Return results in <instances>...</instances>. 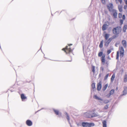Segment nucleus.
<instances>
[{
	"instance_id": "nucleus-42",
	"label": "nucleus",
	"mask_w": 127,
	"mask_h": 127,
	"mask_svg": "<svg viewBox=\"0 0 127 127\" xmlns=\"http://www.w3.org/2000/svg\"><path fill=\"white\" fill-rule=\"evenodd\" d=\"M102 57L101 59H105V54H103L102 55Z\"/></svg>"
},
{
	"instance_id": "nucleus-39",
	"label": "nucleus",
	"mask_w": 127,
	"mask_h": 127,
	"mask_svg": "<svg viewBox=\"0 0 127 127\" xmlns=\"http://www.w3.org/2000/svg\"><path fill=\"white\" fill-rule=\"evenodd\" d=\"M92 86L93 88H94L95 87V84L93 83L92 85Z\"/></svg>"
},
{
	"instance_id": "nucleus-30",
	"label": "nucleus",
	"mask_w": 127,
	"mask_h": 127,
	"mask_svg": "<svg viewBox=\"0 0 127 127\" xmlns=\"http://www.w3.org/2000/svg\"><path fill=\"white\" fill-rule=\"evenodd\" d=\"M92 71L94 73L95 72V67L94 66H92Z\"/></svg>"
},
{
	"instance_id": "nucleus-52",
	"label": "nucleus",
	"mask_w": 127,
	"mask_h": 127,
	"mask_svg": "<svg viewBox=\"0 0 127 127\" xmlns=\"http://www.w3.org/2000/svg\"><path fill=\"white\" fill-rule=\"evenodd\" d=\"M117 44H116V46H117Z\"/></svg>"
},
{
	"instance_id": "nucleus-1",
	"label": "nucleus",
	"mask_w": 127,
	"mask_h": 127,
	"mask_svg": "<svg viewBox=\"0 0 127 127\" xmlns=\"http://www.w3.org/2000/svg\"><path fill=\"white\" fill-rule=\"evenodd\" d=\"M95 109L90 110L84 113V116L89 118H93L98 116V115L94 112Z\"/></svg>"
},
{
	"instance_id": "nucleus-45",
	"label": "nucleus",
	"mask_w": 127,
	"mask_h": 127,
	"mask_svg": "<svg viewBox=\"0 0 127 127\" xmlns=\"http://www.w3.org/2000/svg\"><path fill=\"white\" fill-rule=\"evenodd\" d=\"M122 18L124 20L125 19V15H123L122 17Z\"/></svg>"
},
{
	"instance_id": "nucleus-34",
	"label": "nucleus",
	"mask_w": 127,
	"mask_h": 127,
	"mask_svg": "<svg viewBox=\"0 0 127 127\" xmlns=\"http://www.w3.org/2000/svg\"><path fill=\"white\" fill-rule=\"evenodd\" d=\"M102 54H103L102 52H100L98 53V56L99 57H101L102 55Z\"/></svg>"
},
{
	"instance_id": "nucleus-53",
	"label": "nucleus",
	"mask_w": 127,
	"mask_h": 127,
	"mask_svg": "<svg viewBox=\"0 0 127 127\" xmlns=\"http://www.w3.org/2000/svg\"><path fill=\"white\" fill-rule=\"evenodd\" d=\"M77 126H78V124H77Z\"/></svg>"
},
{
	"instance_id": "nucleus-28",
	"label": "nucleus",
	"mask_w": 127,
	"mask_h": 127,
	"mask_svg": "<svg viewBox=\"0 0 127 127\" xmlns=\"http://www.w3.org/2000/svg\"><path fill=\"white\" fill-rule=\"evenodd\" d=\"M114 92V90L113 89L111 90L110 92L109 93L111 95L113 94Z\"/></svg>"
},
{
	"instance_id": "nucleus-46",
	"label": "nucleus",
	"mask_w": 127,
	"mask_h": 127,
	"mask_svg": "<svg viewBox=\"0 0 127 127\" xmlns=\"http://www.w3.org/2000/svg\"><path fill=\"white\" fill-rule=\"evenodd\" d=\"M122 17V14L121 13H119V18H120Z\"/></svg>"
},
{
	"instance_id": "nucleus-23",
	"label": "nucleus",
	"mask_w": 127,
	"mask_h": 127,
	"mask_svg": "<svg viewBox=\"0 0 127 127\" xmlns=\"http://www.w3.org/2000/svg\"><path fill=\"white\" fill-rule=\"evenodd\" d=\"M108 86V84H106L103 87V90L104 91L105 90L107 89Z\"/></svg>"
},
{
	"instance_id": "nucleus-9",
	"label": "nucleus",
	"mask_w": 127,
	"mask_h": 127,
	"mask_svg": "<svg viewBox=\"0 0 127 127\" xmlns=\"http://www.w3.org/2000/svg\"><path fill=\"white\" fill-rule=\"evenodd\" d=\"M26 124L28 126H32V122L30 120H27L26 122Z\"/></svg>"
},
{
	"instance_id": "nucleus-33",
	"label": "nucleus",
	"mask_w": 127,
	"mask_h": 127,
	"mask_svg": "<svg viewBox=\"0 0 127 127\" xmlns=\"http://www.w3.org/2000/svg\"><path fill=\"white\" fill-rule=\"evenodd\" d=\"M119 51H117V58L116 59L117 60H118L119 59Z\"/></svg>"
},
{
	"instance_id": "nucleus-24",
	"label": "nucleus",
	"mask_w": 127,
	"mask_h": 127,
	"mask_svg": "<svg viewBox=\"0 0 127 127\" xmlns=\"http://www.w3.org/2000/svg\"><path fill=\"white\" fill-rule=\"evenodd\" d=\"M127 29V25H125L124 27L123 28V32H126V30Z\"/></svg>"
},
{
	"instance_id": "nucleus-2",
	"label": "nucleus",
	"mask_w": 127,
	"mask_h": 127,
	"mask_svg": "<svg viewBox=\"0 0 127 127\" xmlns=\"http://www.w3.org/2000/svg\"><path fill=\"white\" fill-rule=\"evenodd\" d=\"M72 45L71 44H70L68 45V46H66V47L65 48H64L62 50L64 51V52H66V53H68L72 52V50L70 49V46Z\"/></svg>"
},
{
	"instance_id": "nucleus-35",
	"label": "nucleus",
	"mask_w": 127,
	"mask_h": 127,
	"mask_svg": "<svg viewBox=\"0 0 127 127\" xmlns=\"http://www.w3.org/2000/svg\"><path fill=\"white\" fill-rule=\"evenodd\" d=\"M108 106H109L107 104L106 106H105L104 107V109H107L108 108Z\"/></svg>"
},
{
	"instance_id": "nucleus-48",
	"label": "nucleus",
	"mask_w": 127,
	"mask_h": 127,
	"mask_svg": "<svg viewBox=\"0 0 127 127\" xmlns=\"http://www.w3.org/2000/svg\"><path fill=\"white\" fill-rule=\"evenodd\" d=\"M123 20H120V23L121 24H122L123 23Z\"/></svg>"
},
{
	"instance_id": "nucleus-41",
	"label": "nucleus",
	"mask_w": 127,
	"mask_h": 127,
	"mask_svg": "<svg viewBox=\"0 0 127 127\" xmlns=\"http://www.w3.org/2000/svg\"><path fill=\"white\" fill-rule=\"evenodd\" d=\"M111 52V50H108L107 51V53L108 54H109Z\"/></svg>"
},
{
	"instance_id": "nucleus-22",
	"label": "nucleus",
	"mask_w": 127,
	"mask_h": 127,
	"mask_svg": "<svg viewBox=\"0 0 127 127\" xmlns=\"http://www.w3.org/2000/svg\"><path fill=\"white\" fill-rule=\"evenodd\" d=\"M95 126V124L93 123H88V127H91Z\"/></svg>"
},
{
	"instance_id": "nucleus-17",
	"label": "nucleus",
	"mask_w": 127,
	"mask_h": 127,
	"mask_svg": "<svg viewBox=\"0 0 127 127\" xmlns=\"http://www.w3.org/2000/svg\"><path fill=\"white\" fill-rule=\"evenodd\" d=\"M106 122L104 120L102 122L103 127H107Z\"/></svg>"
},
{
	"instance_id": "nucleus-8",
	"label": "nucleus",
	"mask_w": 127,
	"mask_h": 127,
	"mask_svg": "<svg viewBox=\"0 0 127 127\" xmlns=\"http://www.w3.org/2000/svg\"><path fill=\"white\" fill-rule=\"evenodd\" d=\"M111 12L113 13V16L114 18H116L117 17V13L116 10L114 9Z\"/></svg>"
},
{
	"instance_id": "nucleus-16",
	"label": "nucleus",
	"mask_w": 127,
	"mask_h": 127,
	"mask_svg": "<svg viewBox=\"0 0 127 127\" xmlns=\"http://www.w3.org/2000/svg\"><path fill=\"white\" fill-rule=\"evenodd\" d=\"M122 44L124 47H126V43L125 40H123L122 42Z\"/></svg>"
},
{
	"instance_id": "nucleus-27",
	"label": "nucleus",
	"mask_w": 127,
	"mask_h": 127,
	"mask_svg": "<svg viewBox=\"0 0 127 127\" xmlns=\"http://www.w3.org/2000/svg\"><path fill=\"white\" fill-rule=\"evenodd\" d=\"M101 62L103 64H104L105 63V59H101Z\"/></svg>"
},
{
	"instance_id": "nucleus-25",
	"label": "nucleus",
	"mask_w": 127,
	"mask_h": 127,
	"mask_svg": "<svg viewBox=\"0 0 127 127\" xmlns=\"http://www.w3.org/2000/svg\"><path fill=\"white\" fill-rule=\"evenodd\" d=\"M112 38H109L106 41V42L108 44H109V43H110V42H111V41L112 40Z\"/></svg>"
},
{
	"instance_id": "nucleus-21",
	"label": "nucleus",
	"mask_w": 127,
	"mask_h": 127,
	"mask_svg": "<svg viewBox=\"0 0 127 127\" xmlns=\"http://www.w3.org/2000/svg\"><path fill=\"white\" fill-rule=\"evenodd\" d=\"M115 77V74H113L112 76L111 77V81L113 82L114 80V78Z\"/></svg>"
},
{
	"instance_id": "nucleus-11",
	"label": "nucleus",
	"mask_w": 127,
	"mask_h": 127,
	"mask_svg": "<svg viewBox=\"0 0 127 127\" xmlns=\"http://www.w3.org/2000/svg\"><path fill=\"white\" fill-rule=\"evenodd\" d=\"M21 98L23 101H25V100L27 99V97L23 94L21 95Z\"/></svg>"
},
{
	"instance_id": "nucleus-6",
	"label": "nucleus",
	"mask_w": 127,
	"mask_h": 127,
	"mask_svg": "<svg viewBox=\"0 0 127 127\" xmlns=\"http://www.w3.org/2000/svg\"><path fill=\"white\" fill-rule=\"evenodd\" d=\"M107 7L109 11L111 12L114 9L113 8V6L112 3H110L108 4Z\"/></svg>"
},
{
	"instance_id": "nucleus-49",
	"label": "nucleus",
	"mask_w": 127,
	"mask_h": 127,
	"mask_svg": "<svg viewBox=\"0 0 127 127\" xmlns=\"http://www.w3.org/2000/svg\"><path fill=\"white\" fill-rule=\"evenodd\" d=\"M125 3H127V0H124Z\"/></svg>"
},
{
	"instance_id": "nucleus-5",
	"label": "nucleus",
	"mask_w": 127,
	"mask_h": 127,
	"mask_svg": "<svg viewBox=\"0 0 127 127\" xmlns=\"http://www.w3.org/2000/svg\"><path fill=\"white\" fill-rule=\"evenodd\" d=\"M120 51V57L122 58L124 56V49L122 47H121L119 48Z\"/></svg>"
},
{
	"instance_id": "nucleus-10",
	"label": "nucleus",
	"mask_w": 127,
	"mask_h": 127,
	"mask_svg": "<svg viewBox=\"0 0 127 127\" xmlns=\"http://www.w3.org/2000/svg\"><path fill=\"white\" fill-rule=\"evenodd\" d=\"M101 87V82L100 81L98 83L97 85V89L98 91L100 90Z\"/></svg>"
},
{
	"instance_id": "nucleus-40",
	"label": "nucleus",
	"mask_w": 127,
	"mask_h": 127,
	"mask_svg": "<svg viewBox=\"0 0 127 127\" xmlns=\"http://www.w3.org/2000/svg\"><path fill=\"white\" fill-rule=\"evenodd\" d=\"M124 90L127 91V87L125 86L124 87Z\"/></svg>"
},
{
	"instance_id": "nucleus-20",
	"label": "nucleus",
	"mask_w": 127,
	"mask_h": 127,
	"mask_svg": "<svg viewBox=\"0 0 127 127\" xmlns=\"http://www.w3.org/2000/svg\"><path fill=\"white\" fill-rule=\"evenodd\" d=\"M109 34L108 33H106L104 36V37L105 38V39L106 40H107L109 37Z\"/></svg>"
},
{
	"instance_id": "nucleus-7",
	"label": "nucleus",
	"mask_w": 127,
	"mask_h": 127,
	"mask_svg": "<svg viewBox=\"0 0 127 127\" xmlns=\"http://www.w3.org/2000/svg\"><path fill=\"white\" fill-rule=\"evenodd\" d=\"M53 110L55 114L56 115H58V117H60L61 116V113L58 110L53 109Z\"/></svg>"
},
{
	"instance_id": "nucleus-4",
	"label": "nucleus",
	"mask_w": 127,
	"mask_h": 127,
	"mask_svg": "<svg viewBox=\"0 0 127 127\" xmlns=\"http://www.w3.org/2000/svg\"><path fill=\"white\" fill-rule=\"evenodd\" d=\"M94 98L96 99L99 100V102L100 104L102 105L104 103V100L101 98L98 97L96 95H95L94 96Z\"/></svg>"
},
{
	"instance_id": "nucleus-32",
	"label": "nucleus",
	"mask_w": 127,
	"mask_h": 127,
	"mask_svg": "<svg viewBox=\"0 0 127 127\" xmlns=\"http://www.w3.org/2000/svg\"><path fill=\"white\" fill-rule=\"evenodd\" d=\"M104 24L105 25L108 26L109 25V23L108 21H106L105 22Z\"/></svg>"
},
{
	"instance_id": "nucleus-15",
	"label": "nucleus",
	"mask_w": 127,
	"mask_h": 127,
	"mask_svg": "<svg viewBox=\"0 0 127 127\" xmlns=\"http://www.w3.org/2000/svg\"><path fill=\"white\" fill-rule=\"evenodd\" d=\"M118 8L120 12H122V6L121 5H118Z\"/></svg>"
},
{
	"instance_id": "nucleus-36",
	"label": "nucleus",
	"mask_w": 127,
	"mask_h": 127,
	"mask_svg": "<svg viewBox=\"0 0 127 127\" xmlns=\"http://www.w3.org/2000/svg\"><path fill=\"white\" fill-rule=\"evenodd\" d=\"M126 4L124 6V8L125 9L127 10V3H125Z\"/></svg>"
},
{
	"instance_id": "nucleus-44",
	"label": "nucleus",
	"mask_w": 127,
	"mask_h": 127,
	"mask_svg": "<svg viewBox=\"0 0 127 127\" xmlns=\"http://www.w3.org/2000/svg\"><path fill=\"white\" fill-rule=\"evenodd\" d=\"M111 95L109 93V94H108L106 96L108 97H109Z\"/></svg>"
},
{
	"instance_id": "nucleus-38",
	"label": "nucleus",
	"mask_w": 127,
	"mask_h": 127,
	"mask_svg": "<svg viewBox=\"0 0 127 127\" xmlns=\"http://www.w3.org/2000/svg\"><path fill=\"white\" fill-rule=\"evenodd\" d=\"M107 0H101V1L103 3L105 4Z\"/></svg>"
},
{
	"instance_id": "nucleus-26",
	"label": "nucleus",
	"mask_w": 127,
	"mask_h": 127,
	"mask_svg": "<svg viewBox=\"0 0 127 127\" xmlns=\"http://www.w3.org/2000/svg\"><path fill=\"white\" fill-rule=\"evenodd\" d=\"M123 94L121 95V96L126 95L127 94V91L125 90H124L123 91Z\"/></svg>"
},
{
	"instance_id": "nucleus-3",
	"label": "nucleus",
	"mask_w": 127,
	"mask_h": 127,
	"mask_svg": "<svg viewBox=\"0 0 127 127\" xmlns=\"http://www.w3.org/2000/svg\"><path fill=\"white\" fill-rule=\"evenodd\" d=\"M121 31L120 28L118 27L114 28L113 30V33L116 34H117L119 33Z\"/></svg>"
},
{
	"instance_id": "nucleus-19",
	"label": "nucleus",
	"mask_w": 127,
	"mask_h": 127,
	"mask_svg": "<svg viewBox=\"0 0 127 127\" xmlns=\"http://www.w3.org/2000/svg\"><path fill=\"white\" fill-rule=\"evenodd\" d=\"M124 82H127V74H126L124 77Z\"/></svg>"
},
{
	"instance_id": "nucleus-29",
	"label": "nucleus",
	"mask_w": 127,
	"mask_h": 127,
	"mask_svg": "<svg viewBox=\"0 0 127 127\" xmlns=\"http://www.w3.org/2000/svg\"><path fill=\"white\" fill-rule=\"evenodd\" d=\"M103 41H102L100 43L99 45V47H100L101 48L103 47Z\"/></svg>"
},
{
	"instance_id": "nucleus-47",
	"label": "nucleus",
	"mask_w": 127,
	"mask_h": 127,
	"mask_svg": "<svg viewBox=\"0 0 127 127\" xmlns=\"http://www.w3.org/2000/svg\"><path fill=\"white\" fill-rule=\"evenodd\" d=\"M108 44L107 43V42H105V46H107L108 45Z\"/></svg>"
},
{
	"instance_id": "nucleus-31",
	"label": "nucleus",
	"mask_w": 127,
	"mask_h": 127,
	"mask_svg": "<svg viewBox=\"0 0 127 127\" xmlns=\"http://www.w3.org/2000/svg\"><path fill=\"white\" fill-rule=\"evenodd\" d=\"M109 102V100L108 99H106L104 100V103H107Z\"/></svg>"
},
{
	"instance_id": "nucleus-37",
	"label": "nucleus",
	"mask_w": 127,
	"mask_h": 127,
	"mask_svg": "<svg viewBox=\"0 0 127 127\" xmlns=\"http://www.w3.org/2000/svg\"><path fill=\"white\" fill-rule=\"evenodd\" d=\"M108 76H109V74H107L106 75V76L105 77H104V79L105 80H106L107 78H108Z\"/></svg>"
},
{
	"instance_id": "nucleus-12",
	"label": "nucleus",
	"mask_w": 127,
	"mask_h": 127,
	"mask_svg": "<svg viewBox=\"0 0 127 127\" xmlns=\"http://www.w3.org/2000/svg\"><path fill=\"white\" fill-rule=\"evenodd\" d=\"M82 125L84 127H88V123L83 122Z\"/></svg>"
},
{
	"instance_id": "nucleus-51",
	"label": "nucleus",
	"mask_w": 127,
	"mask_h": 127,
	"mask_svg": "<svg viewBox=\"0 0 127 127\" xmlns=\"http://www.w3.org/2000/svg\"><path fill=\"white\" fill-rule=\"evenodd\" d=\"M102 112V111H99V112Z\"/></svg>"
},
{
	"instance_id": "nucleus-43",
	"label": "nucleus",
	"mask_w": 127,
	"mask_h": 127,
	"mask_svg": "<svg viewBox=\"0 0 127 127\" xmlns=\"http://www.w3.org/2000/svg\"><path fill=\"white\" fill-rule=\"evenodd\" d=\"M100 70L102 71H103L104 70V68L103 67H101L100 68Z\"/></svg>"
},
{
	"instance_id": "nucleus-13",
	"label": "nucleus",
	"mask_w": 127,
	"mask_h": 127,
	"mask_svg": "<svg viewBox=\"0 0 127 127\" xmlns=\"http://www.w3.org/2000/svg\"><path fill=\"white\" fill-rule=\"evenodd\" d=\"M65 114L66 115V118L67 119L69 124H70V126H71V125L70 124V121H69L70 119H69V116L66 113V112L65 113Z\"/></svg>"
},
{
	"instance_id": "nucleus-14",
	"label": "nucleus",
	"mask_w": 127,
	"mask_h": 127,
	"mask_svg": "<svg viewBox=\"0 0 127 127\" xmlns=\"http://www.w3.org/2000/svg\"><path fill=\"white\" fill-rule=\"evenodd\" d=\"M116 3L117 4H119V3L121 4L122 3V0H115Z\"/></svg>"
},
{
	"instance_id": "nucleus-50",
	"label": "nucleus",
	"mask_w": 127,
	"mask_h": 127,
	"mask_svg": "<svg viewBox=\"0 0 127 127\" xmlns=\"http://www.w3.org/2000/svg\"><path fill=\"white\" fill-rule=\"evenodd\" d=\"M118 88L117 87L116 89V90H118Z\"/></svg>"
},
{
	"instance_id": "nucleus-18",
	"label": "nucleus",
	"mask_w": 127,
	"mask_h": 127,
	"mask_svg": "<svg viewBox=\"0 0 127 127\" xmlns=\"http://www.w3.org/2000/svg\"><path fill=\"white\" fill-rule=\"evenodd\" d=\"M108 26L105 25L104 24H103L102 27V30L103 31H104L106 30Z\"/></svg>"
}]
</instances>
